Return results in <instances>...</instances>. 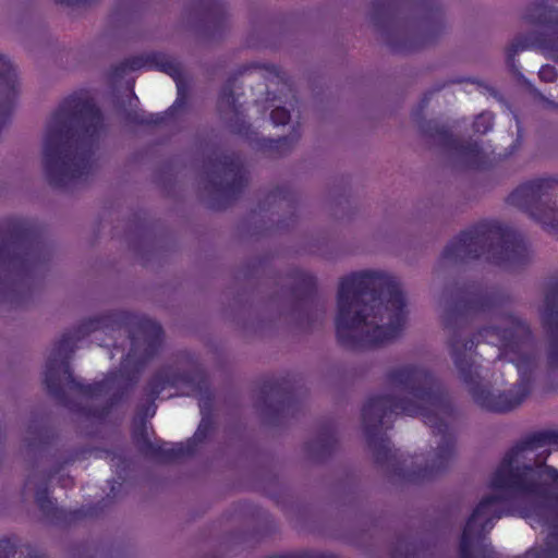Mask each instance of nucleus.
<instances>
[{"label": "nucleus", "mask_w": 558, "mask_h": 558, "mask_svg": "<svg viewBox=\"0 0 558 558\" xmlns=\"http://www.w3.org/2000/svg\"><path fill=\"white\" fill-rule=\"evenodd\" d=\"M497 292L445 291L439 300L457 369L480 408L507 412L531 392L537 362L529 324L504 308Z\"/></svg>", "instance_id": "nucleus-1"}, {"label": "nucleus", "mask_w": 558, "mask_h": 558, "mask_svg": "<svg viewBox=\"0 0 558 558\" xmlns=\"http://www.w3.org/2000/svg\"><path fill=\"white\" fill-rule=\"evenodd\" d=\"M490 487L495 494L483 498L466 521L460 558H495L486 535L504 515L547 530L544 547H533L522 558H558V432L534 433L509 449Z\"/></svg>", "instance_id": "nucleus-2"}, {"label": "nucleus", "mask_w": 558, "mask_h": 558, "mask_svg": "<svg viewBox=\"0 0 558 558\" xmlns=\"http://www.w3.org/2000/svg\"><path fill=\"white\" fill-rule=\"evenodd\" d=\"M386 390L372 396L362 409V421L369 448L377 464L396 469L397 452L381 430L398 414L421 416L432 428L437 448L428 453L424 468L404 472L403 476L425 480L446 470L454 456L452 424L454 410L435 377L423 366L404 364L386 374Z\"/></svg>", "instance_id": "nucleus-3"}, {"label": "nucleus", "mask_w": 558, "mask_h": 558, "mask_svg": "<svg viewBox=\"0 0 558 558\" xmlns=\"http://www.w3.org/2000/svg\"><path fill=\"white\" fill-rule=\"evenodd\" d=\"M407 318L405 300L396 277L375 270L341 279L336 332L341 345L366 349L398 337Z\"/></svg>", "instance_id": "nucleus-4"}, {"label": "nucleus", "mask_w": 558, "mask_h": 558, "mask_svg": "<svg viewBox=\"0 0 558 558\" xmlns=\"http://www.w3.org/2000/svg\"><path fill=\"white\" fill-rule=\"evenodd\" d=\"M102 130V116L87 94L71 95L59 105L47 122L43 144L51 185L69 186L89 173L93 146Z\"/></svg>", "instance_id": "nucleus-5"}, {"label": "nucleus", "mask_w": 558, "mask_h": 558, "mask_svg": "<svg viewBox=\"0 0 558 558\" xmlns=\"http://www.w3.org/2000/svg\"><path fill=\"white\" fill-rule=\"evenodd\" d=\"M484 257L501 268L513 270L531 258L521 234L497 221H484L465 230L452 240L442 253L448 263Z\"/></svg>", "instance_id": "nucleus-6"}, {"label": "nucleus", "mask_w": 558, "mask_h": 558, "mask_svg": "<svg viewBox=\"0 0 558 558\" xmlns=\"http://www.w3.org/2000/svg\"><path fill=\"white\" fill-rule=\"evenodd\" d=\"M100 322L89 320L76 330L64 333L51 350L45 369V384L48 392L60 402H63V384L77 388L90 397H98L107 393L111 386L118 380V374H111L102 381L94 385L82 386L75 381L68 362L70 353L74 351V344L92 331H96Z\"/></svg>", "instance_id": "nucleus-7"}, {"label": "nucleus", "mask_w": 558, "mask_h": 558, "mask_svg": "<svg viewBox=\"0 0 558 558\" xmlns=\"http://www.w3.org/2000/svg\"><path fill=\"white\" fill-rule=\"evenodd\" d=\"M508 203L525 213L545 230L558 234V180L538 178L518 186Z\"/></svg>", "instance_id": "nucleus-8"}, {"label": "nucleus", "mask_w": 558, "mask_h": 558, "mask_svg": "<svg viewBox=\"0 0 558 558\" xmlns=\"http://www.w3.org/2000/svg\"><path fill=\"white\" fill-rule=\"evenodd\" d=\"M162 341V329L156 322L143 317L131 332V350L121 363V377L132 378L158 351Z\"/></svg>", "instance_id": "nucleus-9"}, {"label": "nucleus", "mask_w": 558, "mask_h": 558, "mask_svg": "<svg viewBox=\"0 0 558 558\" xmlns=\"http://www.w3.org/2000/svg\"><path fill=\"white\" fill-rule=\"evenodd\" d=\"M547 1L534 4L527 13L530 22L542 27L539 45L551 59L558 62V10L549 7ZM549 108H557L558 105L543 96L541 97Z\"/></svg>", "instance_id": "nucleus-10"}, {"label": "nucleus", "mask_w": 558, "mask_h": 558, "mask_svg": "<svg viewBox=\"0 0 558 558\" xmlns=\"http://www.w3.org/2000/svg\"><path fill=\"white\" fill-rule=\"evenodd\" d=\"M209 423L203 418L192 439L177 444H153L146 442V454L160 461H174L192 454L195 451L196 442L206 438Z\"/></svg>", "instance_id": "nucleus-11"}, {"label": "nucleus", "mask_w": 558, "mask_h": 558, "mask_svg": "<svg viewBox=\"0 0 558 558\" xmlns=\"http://www.w3.org/2000/svg\"><path fill=\"white\" fill-rule=\"evenodd\" d=\"M215 168V172H218V177L221 178L219 182L216 180L214 181V184L217 186L218 191L230 194L242 189L244 185L245 177L244 171L236 158L225 157L223 161H219Z\"/></svg>", "instance_id": "nucleus-12"}, {"label": "nucleus", "mask_w": 558, "mask_h": 558, "mask_svg": "<svg viewBox=\"0 0 558 558\" xmlns=\"http://www.w3.org/2000/svg\"><path fill=\"white\" fill-rule=\"evenodd\" d=\"M0 558H46L39 555L32 546L16 544L11 539L0 541Z\"/></svg>", "instance_id": "nucleus-13"}, {"label": "nucleus", "mask_w": 558, "mask_h": 558, "mask_svg": "<svg viewBox=\"0 0 558 558\" xmlns=\"http://www.w3.org/2000/svg\"><path fill=\"white\" fill-rule=\"evenodd\" d=\"M29 228L25 227L24 223L19 222L14 223L12 227L8 229L7 232L0 230V257L3 255L7 250L5 241L10 240L12 243H16L20 240H23L28 236Z\"/></svg>", "instance_id": "nucleus-14"}, {"label": "nucleus", "mask_w": 558, "mask_h": 558, "mask_svg": "<svg viewBox=\"0 0 558 558\" xmlns=\"http://www.w3.org/2000/svg\"><path fill=\"white\" fill-rule=\"evenodd\" d=\"M174 385V381L165 372L158 373L148 384L147 395L155 400L168 386Z\"/></svg>", "instance_id": "nucleus-15"}, {"label": "nucleus", "mask_w": 558, "mask_h": 558, "mask_svg": "<svg viewBox=\"0 0 558 558\" xmlns=\"http://www.w3.org/2000/svg\"><path fill=\"white\" fill-rule=\"evenodd\" d=\"M36 502L40 510L46 515L56 517V512L58 511V508L56 506V502L49 498L47 488H38L36 490Z\"/></svg>", "instance_id": "nucleus-16"}, {"label": "nucleus", "mask_w": 558, "mask_h": 558, "mask_svg": "<svg viewBox=\"0 0 558 558\" xmlns=\"http://www.w3.org/2000/svg\"><path fill=\"white\" fill-rule=\"evenodd\" d=\"M494 116L490 112L480 113L473 123V129L476 133L486 134L493 129Z\"/></svg>", "instance_id": "nucleus-17"}, {"label": "nucleus", "mask_w": 558, "mask_h": 558, "mask_svg": "<svg viewBox=\"0 0 558 558\" xmlns=\"http://www.w3.org/2000/svg\"><path fill=\"white\" fill-rule=\"evenodd\" d=\"M158 68L174 78V81L177 82L178 92L180 95L181 94V84L179 82V77L181 74V70H180L179 64L172 60L165 59L162 62H160V64H158Z\"/></svg>", "instance_id": "nucleus-18"}, {"label": "nucleus", "mask_w": 558, "mask_h": 558, "mask_svg": "<svg viewBox=\"0 0 558 558\" xmlns=\"http://www.w3.org/2000/svg\"><path fill=\"white\" fill-rule=\"evenodd\" d=\"M225 107H228L234 112H238V108L235 106V97L231 90V87H226L220 94L219 98V108L223 110Z\"/></svg>", "instance_id": "nucleus-19"}, {"label": "nucleus", "mask_w": 558, "mask_h": 558, "mask_svg": "<svg viewBox=\"0 0 558 558\" xmlns=\"http://www.w3.org/2000/svg\"><path fill=\"white\" fill-rule=\"evenodd\" d=\"M270 119L275 125H284L290 120V112L284 107H277L271 111Z\"/></svg>", "instance_id": "nucleus-20"}, {"label": "nucleus", "mask_w": 558, "mask_h": 558, "mask_svg": "<svg viewBox=\"0 0 558 558\" xmlns=\"http://www.w3.org/2000/svg\"><path fill=\"white\" fill-rule=\"evenodd\" d=\"M538 76L544 82H554L557 77V71L553 65H543L539 69Z\"/></svg>", "instance_id": "nucleus-21"}, {"label": "nucleus", "mask_w": 558, "mask_h": 558, "mask_svg": "<svg viewBox=\"0 0 558 558\" xmlns=\"http://www.w3.org/2000/svg\"><path fill=\"white\" fill-rule=\"evenodd\" d=\"M198 399H199V409H201V412L204 414L205 412H209L210 411V408H211V399L209 396H207V393H203L202 391H199V396H198Z\"/></svg>", "instance_id": "nucleus-22"}, {"label": "nucleus", "mask_w": 558, "mask_h": 558, "mask_svg": "<svg viewBox=\"0 0 558 558\" xmlns=\"http://www.w3.org/2000/svg\"><path fill=\"white\" fill-rule=\"evenodd\" d=\"M124 68L129 70H138L141 68L146 66V63L143 61L142 58H134L132 60H128L124 64Z\"/></svg>", "instance_id": "nucleus-23"}, {"label": "nucleus", "mask_w": 558, "mask_h": 558, "mask_svg": "<svg viewBox=\"0 0 558 558\" xmlns=\"http://www.w3.org/2000/svg\"><path fill=\"white\" fill-rule=\"evenodd\" d=\"M163 121V117H159V116H149L148 118H143L141 120H138L140 123H144V124H157V123H160Z\"/></svg>", "instance_id": "nucleus-24"}, {"label": "nucleus", "mask_w": 558, "mask_h": 558, "mask_svg": "<svg viewBox=\"0 0 558 558\" xmlns=\"http://www.w3.org/2000/svg\"><path fill=\"white\" fill-rule=\"evenodd\" d=\"M302 281L307 290H312L315 286V280L310 275L303 276Z\"/></svg>", "instance_id": "nucleus-25"}, {"label": "nucleus", "mask_w": 558, "mask_h": 558, "mask_svg": "<svg viewBox=\"0 0 558 558\" xmlns=\"http://www.w3.org/2000/svg\"><path fill=\"white\" fill-rule=\"evenodd\" d=\"M480 149H478V146L477 144H473L469 147H466L465 149L462 150V154L463 155H473V156H476L478 154Z\"/></svg>", "instance_id": "nucleus-26"}, {"label": "nucleus", "mask_w": 558, "mask_h": 558, "mask_svg": "<svg viewBox=\"0 0 558 558\" xmlns=\"http://www.w3.org/2000/svg\"><path fill=\"white\" fill-rule=\"evenodd\" d=\"M32 485H33V478H31V477H29V478L27 480V482H26L25 486H26V488L31 489V488H32Z\"/></svg>", "instance_id": "nucleus-27"}]
</instances>
